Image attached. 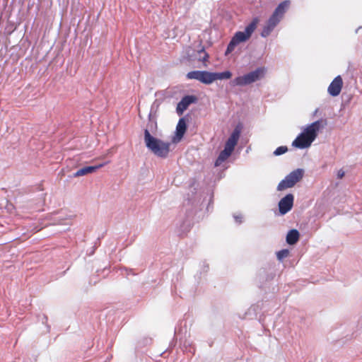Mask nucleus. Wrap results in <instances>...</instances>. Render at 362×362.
<instances>
[{
    "label": "nucleus",
    "instance_id": "obj_19",
    "mask_svg": "<svg viewBox=\"0 0 362 362\" xmlns=\"http://www.w3.org/2000/svg\"><path fill=\"white\" fill-rule=\"evenodd\" d=\"M233 216L238 224H241L243 222V215L241 213H235Z\"/></svg>",
    "mask_w": 362,
    "mask_h": 362
},
{
    "label": "nucleus",
    "instance_id": "obj_22",
    "mask_svg": "<svg viewBox=\"0 0 362 362\" xmlns=\"http://www.w3.org/2000/svg\"><path fill=\"white\" fill-rule=\"evenodd\" d=\"M362 28L361 26L358 27L356 30V33H357L358 32V30Z\"/></svg>",
    "mask_w": 362,
    "mask_h": 362
},
{
    "label": "nucleus",
    "instance_id": "obj_13",
    "mask_svg": "<svg viewBox=\"0 0 362 362\" xmlns=\"http://www.w3.org/2000/svg\"><path fill=\"white\" fill-rule=\"evenodd\" d=\"M104 165H105L104 163H102V164H100V165H94V166H86L84 168H82L78 170L74 174V177H80V176L86 175L87 174L93 173L96 170H98L100 168L103 167Z\"/></svg>",
    "mask_w": 362,
    "mask_h": 362
},
{
    "label": "nucleus",
    "instance_id": "obj_20",
    "mask_svg": "<svg viewBox=\"0 0 362 362\" xmlns=\"http://www.w3.org/2000/svg\"><path fill=\"white\" fill-rule=\"evenodd\" d=\"M344 174L345 173L342 169L339 170L337 173V178L341 179L344 176Z\"/></svg>",
    "mask_w": 362,
    "mask_h": 362
},
{
    "label": "nucleus",
    "instance_id": "obj_16",
    "mask_svg": "<svg viewBox=\"0 0 362 362\" xmlns=\"http://www.w3.org/2000/svg\"><path fill=\"white\" fill-rule=\"evenodd\" d=\"M289 255V250L288 249H283L276 252V257L279 261L281 262L284 259L287 257Z\"/></svg>",
    "mask_w": 362,
    "mask_h": 362
},
{
    "label": "nucleus",
    "instance_id": "obj_5",
    "mask_svg": "<svg viewBox=\"0 0 362 362\" xmlns=\"http://www.w3.org/2000/svg\"><path fill=\"white\" fill-rule=\"evenodd\" d=\"M267 68L259 66L243 76L235 77L231 81L233 86H246L262 80L267 74Z\"/></svg>",
    "mask_w": 362,
    "mask_h": 362
},
{
    "label": "nucleus",
    "instance_id": "obj_11",
    "mask_svg": "<svg viewBox=\"0 0 362 362\" xmlns=\"http://www.w3.org/2000/svg\"><path fill=\"white\" fill-rule=\"evenodd\" d=\"M343 86L342 78L340 76H336L329 84L327 91L329 94L333 97L339 95Z\"/></svg>",
    "mask_w": 362,
    "mask_h": 362
},
{
    "label": "nucleus",
    "instance_id": "obj_3",
    "mask_svg": "<svg viewBox=\"0 0 362 362\" xmlns=\"http://www.w3.org/2000/svg\"><path fill=\"white\" fill-rule=\"evenodd\" d=\"M289 5L290 1L288 0H285L277 6L262 28L260 34L262 37H267L271 34L283 18L285 13L289 7Z\"/></svg>",
    "mask_w": 362,
    "mask_h": 362
},
{
    "label": "nucleus",
    "instance_id": "obj_15",
    "mask_svg": "<svg viewBox=\"0 0 362 362\" xmlns=\"http://www.w3.org/2000/svg\"><path fill=\"white\" fill-rule=\"evenodd\" d=\"M232 74L229 71H226L223 72H214L215 81L216 80H222V79H228L231 77Z\"/></svg>",
    "mask_w": 362,
    "mask_h": 362
},
{
    "label": "nucleus",
    "instance_id": "obj_12",
    "mask_svg": "<svg viewBox=\"0 0 362 362\" xmlns=\"http://www.w3.org/2000/svg\"><path fill=\"white\" fill-rule=\"evenodd\" d=\"M187 130V124L184 118H180L176 126L175 136L173 137V142L180 141Z\"/></svg>",
    "mask_w": 362,
    "mask_h": 362
},
{
    "label": "nucleus",
    "instance_id": "obj_14",
    "mask_svg": "<svg viewBox=\"0 0 362 362\" xmlns=\"http://www.w3.org/2000/svg\"><path fill=\"white\" fill-rule=\"evenodd\" d=\"M300 233L298 230L296 229H291L288 232L286 235V243L290 245H295L298 241Z\"/></svg>",
    "mask_w": 362,
    "mask_h": 362
},
{
    "label": "nucleus",
    "instance_id": "obj_4",
    "mask_svg": "<svg viewBox=\"0 0 362 362\" xmlns=\"http://www.w3.org/2000/svg\"><path fill=\"white\" fill-rule=\"evenodd\" d=\"M259 21V18L255 17L245 27L244 31L236 32L228 43L225 54L227 55L232 52L238 44L248 40L257 28Z\"/></svg>",
    "mask_w": 362,
    "mask_h": 362
},
{
    "label": "nucleus",
    "instance_id": "obj_18",
    "mask_svg": "<svg viewBox=\"0 0 362 362\" xmlns=\"http://www.w3.org/2000/svg\"><path fill=\"white\" fill-rule=\"evenodd\" d=\"M288 151V148L285 146H281L276 148L274 151V155L275 156H281L285 153Z\"/></svg>",
    "mask_w": 362,
    "mask_h": 362
},
{
    "label": "nucleus",
    "instance_id": "obj_1",
    "mask_svg": "<svg viewBox=\"0 0 362 362\" xmlns=\"http://www.w3.org/2000/svg\"><path fill=\"white\" fill-rule=\"evenodd\" d=\"M325 125H326V121L322 119H319L310 124L295 139L292 146L299 149L310 147L316 139L320 129L322 128Z\"/></svg>",
    "mask_w": 362,
    "mask_h": 362
},
{
    "label": "nucleus",
    "instance_id": "obj_10",
    "mask_svg": "<svg viewBox=\"0 0 362 362\" xmlns=\"http://www.w3.org/2000/svg\"><path fill=\"white\" fill-rule=\"evenodd\" d=\"M197 101V98L194 95H185L177 103L176 112L179 115H182L185 110L192 103Z\"/></svg>",
    "mask_w": 362,
    "mask_h": 362
},
{
    "label": "nucleus",
    "instance_id": "obj_17",
    "mask_svg": "<svg viewBox=\"0 0 362 362\" xmlns=\"http://www.w3.org/2000/svg\"><path fill=\"white\" fill-rule=\"evenodd\" d=\"M199 60L205 62L209 59V54L205 52L204 48L202 47L198 51Z\"/></svg>",
    "mask_w": 362,
    "mask_h": 362
},
{
    "label": "nucleus",
    "instance_id": "obj_2",
    "mask_svg": "<svg viewBox=\"0 0 362 362\" xmlns=\"http://www.w3.org/2000/svg\"><path fill=\"white\" fill-rule=\"evenodd\" d=\"M144 142L155 156L163 158L168 156L170 144L153 136L148 129H144Z\"/></svg>",
    "mask_w": 362,
    "mask_h": 362
},
{
    "label": "nucleus",
    "instance_id": "obj_9",
    "mask_svg": "<svg viewBox=\"0 0 362 362\" xmlns=\"http://www.w3.org/2000/svg\"><path fill=\"white\" fill-rule=\"evenodd\" d=\"M294 196L289 193L280 199L278 204L279 214L285 215L291 210L293 206Z\"/></svg>",
    "mask_w": 362,
    "mask_h": 362
},
{
    "label": "nucleus",
    "instance_id": "obj_23",
    "mask_svg": "<svg viewBox=\"0 0 362 362\" xmlns=\"http://www.w3.org/2000/svg\"><path fill=\"white\" fill-rule=\"evenodd\" d=\"M43 320H47V317H45H45H43Z\"/></svg>",
    "mask_w": 362,
    "mask_h": 362
},
{
    "label": "nucleus",
    "instance_id": "obj_21",
    "mask_svg": "<svg viewBox=\"0 0 362 362\" xmlns=\"http://www.w3.org/2000/svg\"><path fill=\"white\" fill-rule=\"evenodd\" d=\"M151 114H149V123H148V125H151V127H152L154 122H153V120H151Z\"/></svg>",
    "mask_w": 362,
    "mask_h": 362
},
{
    "label": "nucleus",
    "instance_id": "obj_7",
    "mask_svg": "<svg viewBox=\"0 0 362 362\" xmlns=\"http://www.w3.org/2000/svg\"><path fill=\"white\" fill-rule=\"evenodd\" d=\"M303 170L300 168L293 170L278 184L276 189L282 191L293 187L303 178Z\"/></svg>",
    "mask_w": 362,
    "mask_h": 362
},
{
    "label": "nucleus",
    "instance_id": "obj_6",
    "mask_svg": "<svg viewBox=\"0 0 362 362\" xmlns=\"http://www.w3.org/2000/svg\"><path fill=\"white\" fill-rule=\"evenodd\" d=\"M241 133V129L238 126L236 127L229 138L226 141L224 149L221 151L215 161V166L218 167L226 160L232 154L235 146L238 144Z\"/></svg>",
    "mask_w": 362,
    "mask_h": 362
},
{
    "label": "nucleus",
    "instance_id": "obj_8",
    "mask_svg": "<svg viewBox=\"0 0 362 362\" xmlns=\"http://www.w3.org/2000/svg\"><path fill=\"white\" fill-rule=\"evenodd\" d=\"M188 79H195L204 84H211L215 81L214 72L207 71H192L187 74Z\"/></svg>",
    "mask_w": 362,
    "mask_h": 362
}]
</instances>
